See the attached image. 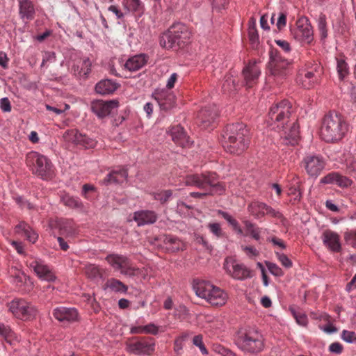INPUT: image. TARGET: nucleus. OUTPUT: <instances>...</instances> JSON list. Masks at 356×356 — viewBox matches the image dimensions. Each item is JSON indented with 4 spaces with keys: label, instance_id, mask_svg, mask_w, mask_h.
I'll return each instance as SVG.
<instances>
[{
    "label": "nucleus",
    "instance_id": "f257e3e1",
    "mask_svg": "<svg viewBox=\"0 0 356 356\" xmlns=\"http://www.w3.org/2000/svg\"><path fill=\"white\" fill-rule=\"evenodd\" d=\"M293 112L291 102L286 99L280 101L270 107L268 122L270 125L277 124V128L282 129L285 138L293 145L299 138V127L296 120L289 124Z\"/></svg>",
    "mask_w": 356,
    "mask_h": 356
},
{
    "label": "nucleus",
    "instance_id": "f03ea898",
    "mask_svg": "<svg viewBox=\"0 0 356 356\" xmlns=\"http://www.w3.org/2000/svg\"><path fill=\"white\" fill-rule=\"evenodd\" d=\"M222 137L223 147L230 154H241L250 143L249 130L243 123L227 125Z\"/></svg>",
    "mask_w": 356,
    "mask_h": 356
},
{
    "label": "nucleus",
    "instance_id": "7ed1b4c3",
    "mask_svg": "<svg viewBox=\"0 0 356 356\" xmlns=\"http://www.w3.org/2000/svg\"><path fill=\"white\" fill-rule=\"evenodd\" d=\"M346 131L347 125L340 114L330 112L323 118L320 135L325 142H337L343 137Z\"/></svg>",
    "mask_w": 356,
    "mask_h": 356
},
{
    "label": "nucleus",
    "instance_id": "20e7f679",
    "mask_svg": "<svg viewBox=\"0 0 356 356\" xmlns=\"http://www.w3.org/2000/svg\"><path fill=\"white\" fill-rule=\"evenodd\" d=\"M185 183L187 186L209 189V195H222L225 190L224 184L218 181V175L213 172L188 175L185 178Z\"/></svg>",
    "mask_w": 356,
    "mask_h": 356
},
{
    "label": "nucleus",
    "instance_id": "39448f33",
    "mask_svg": "<svg viewBox=\"0 0 356 356\" xmlns=\"http://www.w3.org/2000/svg\"><path fill=\"white\" fill-rule=\"evenodd\" d=\"M191 32L188 27L181 23L172 25L160 40V44L166 49L183 48L189 42Z\"/></svg>",
    "mask_w": 356,
    "mask_h": 356
},
{
    "label": "nucleus",
    "instance_id": "423d86ee",
    "mask_svg": "<svg viewBox=\"0 0 356 356\" xmlns=\"http://www.w3.org/2000/svg\"><path fill=\"white\" fill-rule=\"evenodd\" d=\"M193 289L197 296L205 299L213 306H222L228 299V295L223 289L204 280L195 283Z\"/></svg>",
    "mask_w": 356,
    "mask_h": 356
},
{
    "label": "nucleus",
    "instance_id": "0eeeda50",
    "mask_svg": "<svg viewBox=\"0 0 356 356\" xmlns=\"http://www.w3.org/2000/svg\"><path fill=\"white\" fill-rule=\"evenodd\" d=\"M235 343L241 350L252 354L260 353L264 348L262 334L254 329H246L238 332Z\"/></svg>",
    "mask_w": 356,
    "mask_h": 356
},
{
    "label": "nucleus",
    "instance_id": "6e6552de",
    "mask_svg": "<svg viewBox=\"0 0 356 356\" xmlns=\"http://www.w3.org/2000/svg\"><path fill=\"white\" fill-rule=\"evenodd\" d=\"M26 165L33 173L43 179H51L54 175V165L45 156L36 152H31L26 154Z\"/></svg>",
    "mask_w": 356,
    "mask_h": 356
},
{
    "label": "nucleus",
    "instance_id": "1a4fd4ad",
    "mask_svg": "<svg viewBox=\"0 0 356 356\" xmlns=\"http://www.w3.org/2000/svg\"><path fill=\"white\" fill-rule=\"evenodd\" d=\"M291 65V62L283 58L278 50H270L269 70L273 76L280 79L284 78L290 73Z\"/></svg>",
    "mask_w": 356,
    "mask_h": 356
},
{
    "label": "nucleus",
    "instance_id": "9d476101",
    "mask_svg": "<svg viewBox=\"0 0 356 356\" xmlns=\"http://www.w3.org/2000/svg\"><path fill=\"white\" fill-rule=\"evenodd\" d=\"M9 311L17 318L27 321L35 317L36 308L25 300L19 299L13 300L8 305Z\"/></svg>",
    "mask_w": 356,
    "mask_h": 356
},
{
    "label": "nucleus",
    "instance_id": "9b49d317",
    "mask_svg": "<svg viewBox=\"0 0 356 356\" xmlns=\"http://www.w3.org/2000/svg\"><path fill=\"white\" fill-rule=\"evenodd\" d=\"M292 37L300 42L309 44L314 39L312 26L307 17H300L296 23V26L291 28Z\"/></svg>",
    "mask_w": 356,
    "mask_h": 356
},
{
    "label": "nucleus",
    "instance_id": "f8f14e48",
    "mask_svg": "<svg viewBox=\"0 0 356 356\" xmlns=\"http://www.w3.org/2000/svg\"><path fill=\"white\" fill-rule=\"evenodd\" d=\"M223 268L229 275L236 280H245L250 277V270L244 264L238 263L233 257L225 258Z\"/></svg>",
    "mask_w": 356,
    "mask_h": 356
},
{
    "label": "nucleus",
    "instance_id": "ddd939ff",
    "mask_svg": "<svg viewBox=\"0 0 356 356\" xmlns=\"http://www.w3.org/2000/svg\"><path fill=\"white\" fill-rule=\"evenodd\" d=\"M106 261L115 269L127 275H134L136 268L132 266L131 261L125 256L111 254L106 257Z\"/></svg>",
    "mask_w": 356,
    "mask_h": 356
},
{
    "label": "nucleus",
    "instance_id": "4468645a",
    "mask_svg": "<svg viewBox=\"0 0 356 356\" xmlns=\"http://www.w3.org/2000/svg\"><path fill=\"white\" fill-rule=\"evenodd\" d=\"M323 74V67L320 64L313 65L307 71L302 70L298 76V81H302V87L310 88L317 83Z\"/></svg>",
    "mask_w": 356,
    "mask_h": 356
},
{
    "label": "nucleus",
    "instance_id": "2eb2a0df",
    "mask_svg": "<svg viewBox=\"0 0 356 356\" xmlns=\"http://www.w3.org/2000/svg\"><path fill=\"white\" fill-rule=\"evenodd\" d=\"M26 264L40 279L47 282H54L56 280V277L52 270L41 260L31 259L26 261Z\"/></svg>",
    "mask_w": 356,
    "mask_h": 356
},
{
    "label": "nucleus",
    "instance_id": "dca6fc26",
    "mask_svg": "<svg viewBox=\"0 0 356 356\" xmlns=\"http://www.w3.org/2000/svg\"><path fill=\"white\" fill-rule=\"evenodd\" d=\"M302 163L307 173L314 177H318L325 165L323 158L316 155L307 156Z\"/></svg>",
    "mask_w": 356,
    "mask_h": 356
},
{
    "label": "nucleus",
    "instance_id": "f3484780",
    "mask_svg": "<svg viewBox=\"0 0 356 356\" xmlns=\"http://www.w3.org/2000/svg\"><path fill=\"white\" fill-rule=\"evenodd\" d=\"M130 352L140 355H151L155 349V342L153 338L142 337L138 339L136 341L130 343L128 345Z\"/></svg>",
    "mask_w": 356,
    "mask_h": 356
},
{
    "label": "nucleus",
    "instance_id": "a211bd4d",
    "mask_svg": "<svg viewBox=\"0 0 356 356\" xmlns=\"http://www.w3.org/2000/svg\"><path fill=\"white\" fill-rule=\"evenodd\" d=\"M118 106L119 102L115 99L108 101L96 100L92 102L91 109L99 118H103L108 115Z\"/></svg>",
    "mask_w": 356,
    "mask_h": 356
},
{
    "label": "nucleus",
    "instance_id": "6ab92c4d",
    "mask_svg": "<svg viewBox=\"0 0 356 356\" xmlns=\"http://www.w3.org/2000/svg\"><path fill=\"white\" fill-rule=\"evenodd\" d=\"M218 115L216 105H209L202 108L197 113V120L204 129L209 127Z\"/></svg>",
    "mask_w": 356,
    "mask_h": 356
},
{
    "label": "nucleus",
    "instance_id": "aec40b11",
    "mask_svg": "<svg viewBox=\"0 0 356 356\" xmlns=\"http://www.w3.org/2000/svg\"><path fill=\"white\" fill-rule=\"evenodd\" d=\"M153 96L162 110L168 111L175 106V96L168 90H156Z\"/></svg>",
    "mask_w": 356,
    "mask_h": 356
},
{
    "label": "nucleus",
    "instance_id": "412c9836",
    "mask_svg": "<svg viewBox=\"0 0 356 356\" xmlns=\"http://www.w3.org/2000/svg\"><path fill=\"white\" fill-rule=\"evenodd\" d=\"M261 71L255 61H250L243 69V76L245 86L248 88L257 84Z\"/></svg>",
    "mask_w": 356,
    "mask_h": 356
},
{
    "label": "nucleus",
    "instance_id": "4be33fe9",
    "mask_svg": "<svg viewBox=\"0 0 356 356\" xmlns=\"http://www.w3.org/2000/svg\"><path fill=\"white\" fill-rule=\"evenodd\" d=\"M53 316L59 321L73 323L79 318L76 309L74 307H59L53 311Z\"/></svg>",
    "mask_w": 356,
    "mask_h": 356
},
{
    "label": "nucleus",
    "instance_id": "5701e85b",
    "mask_svg": "<svg viewBox=\"0 0 356 356\" xmlns=\"http://www.w3.org/2000/svg\"><path fill=\"white\" fill-rule=\"evenodd\" d=\"M325 246L333 252H339L341 249L339 235L330 229L325 230L321 236Z\"/></svg>",
    "mask_w": 356,
    "mask_h": 356
},
{
    "label": "nucleus",
    "instance_id": "b1692460",
    "mask_svg": "<svg viewBox=\"0 0 356 356\" xmlns=\"http://www.w3.org/2000/svg\"><path fill=\"white\" fill-rule=\"evenodd\" d=\"M172 140L178 145L182 147H188L191 144L190 139L184 130V128L179 125L172 127L170 130Z\"/></svg>",
    "mask_w": 356,
    "mask_h": 356
},
{
    "label": "nucleus",
    "instance_id": "393cba45",
    "mask_svg": "<svg viewBox=\"0 0 356 356\" xmlns=\"http://www.w3.org/2000/svg\"><path fill=\"white\" fill-rule=\"evenodd\" d=\"M128 176L127 170L118 166L108 173L104 179L105 184H122L127 180Z\"/></svg>",
    "mask_w": 356,
    "mask_h": 356
},
{
    "label": "nucleus",
    "instance_id": "a878e982",
    "mask_svg": "<svg viewBox=\"0 0 356 356\" xmlns=\"http://www.w3.org/2000/svg\"><path fill=\"white\" fill-rule=\"evenodd\" d=\"M134 220L138 226L152 224L157 220V215L153 211L142 210L134 213Z\"/></svg>",
    "mask_w": 356,
    "mask_h": 356
},
{
    "label": "nucleus",
    "instance_id": "bb28decb",
    "mask_svg": "<svg viewBox=\"0 0 356 356\" xmlns=\"http://www.w3.org/2000/svg\"><path fill=\"white\" fill-rule=\"evenodd\" d=\"M147 62L146 55L140 54L130 57L124 63V67L130 72L138 71L144 67Z\"/></svg>",
    "mask_w": 356,
    "mask_h": 356
},
{
    "label": "nucleus",
    "instance_id": "cd10ccee",
    "mask_svg": "<svg viewBox=\"0 0 356 356\" xmlns=\"http://www.w3.org/2000/svg\"><path fill=\"white\" fill-rule=\"evenodd\" d=\"M91 70V62L88 58L78 60L72 67V72L77 77L86 78Z\"/></svg>",
    "mask_w": 356,
    "mask_h": 356
},
{
    "label": "nucleus",
    "instance_id": "c85d7f7f",
    "mask_svg": "<svg viewBox=\"0 0 356 356\" xmlns=\"http://www.w3.org/2000/svg\"><path fill=\"white\" fill-rule=\"evenodd\" d=\"M19 15L22 19L29 21L32 20L35 17V8L31 0H19Z\"/></svg>",
    "mask_w": 356,
    "mask_h": 356
},
{
    "label": "nucleus",
    "instance_id": "c756f323",
    "mask_svg": "<svg viewBox=\"0 0 356 356\" xmlns=\"http://www.w3.org/2000/svg\"><path fill=\"white\" fill-rule=\"evenodd\" d=\"M119 85L111 79H104L99 81L95 86V90L97 93L106 95L113 93Z\"/></svg>",
    "mask_w": 356,
    "mask_h": 356
},
{
    "label": "nucleus",
    "instance_id": "7c9ffc66",
    "mask_svg": "<svg viewBox=\"0 0 356 356\" xmlns=\"http://www.w3.org/2000/svg\"><path fill=\"white\" fill-rule=\"evenodd\" d=\"M15 229L17 234L26 237L29 241L33 243L38 239V234L24 222H19L16 225Z\"/></svg>",
    "mask_w": 356,
    "mask_h": 356
},
{
    "label": "nucleus",
    "instance_id": "2f4dec72",
    "mask_svg": "<svg viewBox=\"0 0 356 356\" xmlns=\"http://www.w3.org/2000/svg\"><path fill=\"white\" fill-rule=\"evenodd\" d=\"M56 225L60 235L70 236L75 233V224L71 219H59L56 222Z\"/></svg>",
    "mask_w": 356,
    "mask_h": 356
},
{
    "label": "nucleus",
    "instance_id": "473e14b6",
    "mask_svg": "<svg viewBox=\"0 0 356 356\" xmlns=\"http://www.w3.org/2000/svg\"><path fill=\"white\" fill-rule=\"evenodd\" d=\"M60 202L66 207L76 209L79 211L83 210V204L81 200L78 197L70 196L68 194L63 195L60 198Z\"/></svg>",
    "mask_w": 356,
    "mask_h": 356
},
{
    "label": "nucleus",
    "instance_id": "72a5a7b5",
    "mask_svg": "<svg viewBox=\"0 0 356 356\" xmlns=\"http://www.w3.org/2000/svg\"><path fill=\"white\" fill-rule=\"evenodd\" d=\"M131 334H151L156 335L159 332V327L154 323L146 325L132 326L130 329Z\"/></svg>",
    "mask_w": 356,
    "mask_h": 356
},
{
    "label": "nucleus",
    "instance_id": "f704fd0d",
    "mask_svg": "<svg viewBox=\"0 0 356 356\" xmlns=\"http://www.w3.org/2000/svg\"><path fill=\"white\" fill-rule=\"evenodd\" d=\"M164 243L166 248L172 252L183 250L185 247V244L181 240L173 236H166Z\"/></svg>",
    "mask_w": 356,
    "mask_h": 356
},
{
    "label": "nucleus",
    "instance_id": "c9c22d12",
    "mask_svg": "<svg viewBox=\"0 0 356 356\" xmlns=\"http://www.w3.org/2000/svg\"><path fill=\"white\" fill-rule=\"evenodd\" d=\"M83 273L90 280H95L102 277V270L95 264H88L83 268Z\"/></svg>",
    "mask_w": 356,
    "mask_h": 356
},
{
    "label": "nucleus",
    "instance_id": "e433bc0d",
    "mask_svg": "<svg viewBox=\"0 0 356 356\" xmlns=\"http://www.w3.org/2000/svg\"><path fill=\"white\" fill-rule=\"evenodd\" d=\"M265 207V203L254 201L248 205V209L255 218L259 219L264 216Z\"/></svg>",
    "mask_w": 356,
    "mask_h": 356
},
{
    "label": "nucleus",
    "instance_id": "4c0bfd02",
    "mask_svg": "<svg viewBox=\"0 0 356 356\" xmlns=\"http://www.w3.org/2000/svg\"><path fill=\"white\" fill-rule=\"evenodd\" d=\"M0 336L3 337L10 344L14 343L15 341H19L17 334L10 328V327L5 325L1 323H0Z\"/></svg>",
    "mask_w": 356,
    "mask_h": 356
},
{
    "label": "nucleus",
    "instance_id": "58836bf2",
    "mask_svg": "<svg viewBox=\"0 0 356 356\" xmlns=\"http://www.w3.org/2000/svg\"><path fill=\"white\" fill-rule=\"evenodd\" d=\"M105 286L115 292L125 293L128 289L121 281L114 278L108 280L105 284Z\"/></svg>",
    "mask_w": 356,
    "mask_h": 356
},
{
    "label": "nucleus",
    "instance_id": "ea45409f",
    "mask_svg": "<svg viewBox=\"0 0 356 356\" xmlns=\"http://www.w3.org/2000/svg\"><path fill=\"white\" fill-rule=\"evenodd\" d=\"M151 195L155 200L159 201L161 204L166 203L172 195L171 190L158 191L151 193Z\"/></svg>",
    "mask_w": 356,
    "mask_h": 356
},
{
    "label": "nucleus",
    "instance_id": "a19ab883",
    "mask_svg": "<svg viewBox=\"0 0 356 356\" xmlns=\"http://www.w3.org/2000/svg\"><path fill=\"white\" fill-rule=\"evenodd\" d=\"M337 70L340 79H343L348 74L349 67L343 58H337Z\"/></svg>",
    "mask_w": 356,
    "mask_h": 356
},
{
    "label": "nucleus",
    "instance_id": "79ce46f5",
    "mask_svg": "<svg viewBox=\"0 0 356 356\" xmlns=\"http://www.w3.org/2000/svg\"><path fill=\"white\" fill-rule=\"evenodd\" d=\"M243 224L248 234L254 239L259 241L260 238L261 229L248 220L243 221Z\"/></svg>",
    "mask_w": 356,
    "mask_h": 356
},
{
    "label": "nucleus",
    "instance_id": "37998d69",
    "mask_svg": "<svg viewBox=\"0 0 356 356\" xmlns=\"http://www.w3.org/2000/svg\"><path fill=\"white\" fill-rule=\"evenodd\" d=\"M81 137V133L76 129L67 130L63 134V138L66 142L77 145L79 138Z\"/></svg>",
    "mask_w": 356,
    "mask_h": 356
},
{
    "label": "nucleus",
    "instance_id": "c03bdc74",
    "mask_svg": "<svg viewBox=\"0 0 356 356\" xmlns=\"http://www.w3.org/2000/svg\"><path fill=\"white\" fill-rule=\"evenodd\" d=\"M219 213L222 216L224 219H225L228 223L232 227L233 229L238 234H243V229L241 228L238 221L234 219L232 216H231L229 213L224 211H219Z\"/></svg>",
    "mask_w": 356,
    "mask_h": 356
},
{
    "label": "nucleus",
    "instance_id": "a18cd8bd",
    "mask_svg": "<svg viewBox=\"0 0 356 356\" xmlns=\"http://www.w3.org/2000/svg\"><path fill=\"white\" fill-rule=\"evenodd\" d=\"M123 6L128 11L140 12L142 3L140 0H123Z\"/></svg>",
    "mask_w": 356,
    "mask_h": 356
},
{
    "label": "nucleus",
    "instance_id": "49530a36",
    "mask_svg": "<svg viewBox=\"0 0 356 356\" xmlns=\"http://www.w3.org/2000/svg\"><path fill=\"white\" fill-rule=\"evenodd\" d=\"M77 145H81L85 148H93L96 145V141L88 136L81 134V137L79 138Z\"/></svg>",
    "mask_w": 356,
    "mask_h": 356
},
{
    "label": "nucleus",
    "instance_id": "de8ad7c7",
    "mask_svg": "<svg viewBox=\"0 0 356 356\" xmlns=\"http://www.w3.org/2000/svg\"><path fill=\"white\" fill-rule=\"evenodd\" d=\"M248 38L252 47H257L259 43V35L254 24L249 26Z\"/></svg>",
    "mask_w": 356,
    "mask_h": 356
},
{
    "label": "nucleus",
    "instance_id": "09e8293b",
    "mask_svg": "<svg viewBox=\"0 0 356 356\" xmlns=\"http://www.w3.org/2000/svg\"><path fill=\"white\" fill-rule=\"evenodd\" d=\"M291 312L298 325L301 326H306L307 325L308 319L305 314L297 312L293 309H291Z\"/></svg>",
    "mask_w": 356,
    "mask_h": 356
},
{
    "label": "nucleus",
    "instance_id": "8fccbe9b",
    "mask_svg": "<svg viewBox=\"0 0 356 356\" xmlns=\"http://www.w3.org/2000/svg\"><path fill=\"white\" fill-rule=\"evenodd\" d=\"M209 231L218 238L224 236L225 232L222 231L221 226L218 222H210L207 225Z\"/></svg>",
    "mask_w": 356,
    "mask_h": 356
},
{
    "label": "nucleus",
    "instance_id": "3c124183",
    "mask_svg": "<svg viewBox=\"0 0 356 356\" xmlns=\"http://www.w3.org/2000/svg\"><path fill=\"white\" fill-rule=\"evenodd\" d=\"M56 56L54 51H44L42 54V61L41 67L47 66L48 63H53L56 62Z\"/></svg>",
    "mask_w": 356,
    "mask_h": 356
},
{
    "label": "nucleus",
    "instance_id": "603ef678",
    "mask_svg": "<svg viewBox=\"0 0 356 356\" xmlns=\"http://www.w3.org/2000/svg\"><path fill=\"white\" fill-rule=\"evenodd\" d=\"M188 334L184 333L181 336L178 337L174 342V351L176 353L177 355L181 354V351L183 348V343L185 339L187 337Z\"/></svg>",
    "mask_w": 356,
    "mask_h": 356
},
{
    "label": "nucleus",
    "instance_id": "864d4df0",
    "mask_svg": "<svg viewBox=\"0 0 356 356\" xmlns=\"http://www.w3.org/2000/svg\"><path fill=\"white\" fill-rule=\"evenodd\" d=\"M318 28L322 38H325L327 35L326 29V18L325 16L322 15L319 17L318 20Z\"/></svg>",
    "mask_w": 356,
    "mask_h": 356
},
{
    "label": "nucleus",
    "instance_id": "5fc2aeb1",
    "mask_svg": "<svg viewBox=\"0 0 356 356\" xmlns=\"http://www.w3.org/2000/svg\"><path fill=\"white\" fill-rule=\"evenodd\" d=\"M193 343L200 348L203 355H207L208 353V351L203 343L202 336L201 334L196 335L193 337Z\"/></svg>",
    "mask_w": 356,
    "mask_h": 356
},
{
    "label": "nucleus",
    "instance_id": "6e6d98bb",
    "mask_svg": "<svg viewBox=\"0 0 356 356\" xmlns=\"http://www.w3.org/2000/svg\"><path fill=\"white\" fill-rule=\"evenodd\" d=\"M338 172H330L321 179V183L324 184H336Z\"/></svg>",
    "mask_w": 356,
    "mask_h": 356
},
{
    "label": "nucleus",
    "instance_id": "4d7b16f0",
    "mask_svg": "<svg viewBox=\"0 0 356 356\" xmlns=\"http://www.w3.org/2000/svg\"><path fill=\"white\" fill-rule=\"evenodd\" d=\"M277 258L280 261V262L282 264V266H284L286 268H291L292 266V261L289 259V257L282 253H280L279 252L275 251V252Z\"/></svg>",
    "mask_w": 356,
    "mask_h": 356
},
{
    "label": "nucleus",
    "instance_id": "13d9d810",
    "mask_svg": "<svg viewBox=\"0 0 356 356\" xmlns=\"http://www.w3.org/2000/svg\"><path fill=\"white\" fill-rule=\"evenodd\" d=\"M351 184L352 181L350 179L338 173L336 185L341 188H346L350 186Z\"/></svg>",
    "mask_w": 356,
    "mask_h": 356
},
{
    "label": "nucleus",
    "instance_id": "bf43d9fd",
    "mask_svg": "<svg viewBox=\"0 0 356 356\" xmlns=\"http://www.w3.org/2000/svg\"><path fill=\"white\" fill-rule=\"evenodd\" d=\"M222 87L225 92L236 90L235 80L231 77L227 78L223 82Z\"/></svg>",
    "mask_w": 356,
    "mask_h": 356
},
{
    "label": "nucleus",
    "instance_id": "052dcab7",
    "mask_svg": "<svg viewBox=\"0 0 356 356\" xmlns=\"http://www.w3.org/2000/svg\"><path fill=\"white\" fill-rule=\"evenodd\" d=\"M266 265L269 271L275 276H281L283 275L282 270L275 264L266 261Z\"/></svg>",
    "mask_w": 356,
    "mask_h": 356
},
{
    "label": "nucleus",
    "instance_id": "680f3d73",
    "mask_svg": "<svg viewBox=\"0 0 356 356\" xmlns=\"http://www.w3.org/2000/svg\"><path fill=\"white\" fill-rule=\"evenodd\" d=\"M341 338L343 341L348 343L356 342V334L353 331L343 330L341 334Z\"/></svg>",
    "mask_w": 356,
    "mask_h": 356
},
{
    "label": "nucleus",
    "instance_id": "e2e57ef3",
    "mask_svg": "<svg viewBox=\"0 0 356 356\" xmlns=\"http://www.w3.org/2000/svg\"><path fill=\"white\" fill-rule=\"evenodd\" d=\"M241 248L250 258L257 257L259 254V251L251 245H241Z\"/></svg>",
    "mask_w": 356,
    "mask_h": 356
},
{
    "label": "nucleus",
    "instance_id": "0e129e2a",
    "mask_svg": "<svg viewBox=\"0 0 356 356\" xmlns=\"http://www.w3.org/2000/svg\"><path fill=\"white\" fill-rule=\"evenodd\" d=\"M286 24V16L282 13H279V16L276 22V26L279 31H281Z\"/></svg>",
    "mask_w": 356,
    "mask_h": 356
},
{
    "label": "nucleus",
    "instance_id": "69168bd1",
    "mask_svg": "<svg viewBox=\"0 0 356 356\" xmlns=\"http://www.w3.org/2000/svg\"><path fill=\"white\" fill-rule=\"evenodd\" d=\"M265 215H269V216L276 218H282V215L281 213H280L277 211H275L274 209H273L270 206H268L267 204H266V207H265L264 216Z\"/></svg>",
    "mask_w": 356,
    "mask_h": 356
},
{
    "label": "nucleus",
    "instance_id": "338daca9",
    "mask_svg": "<svg viewBox=\"0 0 356 356\" xmlns=\"http://www.w3.org/2000/svg\"><path fill=\"white\" fill-rule=\"evenodd\" d=\"M268 241H270L273 245L275 247H278L279 248L284 250L286 248V245L284 241L281 238H279L276 236H273L271 238H268Z\"/></svg>",
    "mask_w": 356,
    "mask_h": 356
},
{
    "label": "nucleus",
    "instance_id": "774afa93",
    "mask_svg": "<svg viewBox=\"0 0 356 356\" xmlns=\"http://www.w3.org/2000/svg\"><path fill=\"white\" fill-rule=\"evenodd\" d=\"M345 239L347 243L356 247V231L346 233L345 235Z\"/></svg>",
    "mask_w": 356,
    "mask_h": 356
}]
</instances>
